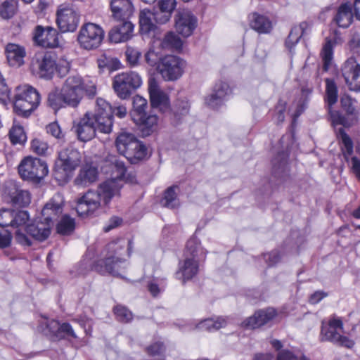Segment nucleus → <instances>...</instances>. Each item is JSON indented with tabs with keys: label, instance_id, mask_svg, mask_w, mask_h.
Masks as SVG:
<instances>
[{
	"label": "nucleus",
	"instance_id": "23",
	"mask_svg": "<svg viewBox=\"0 0 360 360\" xmlns=\"http://www.w3.org/2000/svg\"><path fill=\"white\" fill-rule=\"evenodd\" d=\"M51 222L44 221L41 218L33 224L26 226L25 232L33 238L43 241L46 240L51 234L52 228Z\"/></svg>",
	"mask_w": 360,
	"mask_h": 360
},
{
	"label": "nucleus",
	"instance_id": "33",
	"mask_svg": "<svg viewBox=\"0 0 360 360\" xmlns=\"http://www.w3.org/2000/svg\"><path fill=\"white\" fill-rule=\"evenodd\" d=\"M337 25L343 28L348 27L353 20V13L349 4H342L338 9L335 18Z\"/></svg>",
	"mask_w": 360,
	"mask_h": 360
},
{
	"label": "nucleus",
	"instance_id": "60",
	"mask_svg": "<svg viewBox=\"0 0 360 360\" xmlns=\"http://www.w3.org/2000/svg\"><path fill=\"white\" fill-rule=\"evenodd\" d=\"M160 10L162 12L172 13L176 7L175 0H160L158 2Z\"/></svg>",
	"mask_w": 360,
	"mask_h": 360
},
{
	"label": "nucleus",
	"instance_id": "16",
	"mask_svg": "<svg viewBox=\"0 0 360 360\" xmlns=\"http://www.w3.org/2000/svg\"><path fill=\"white\" fill-rule=\"evenodd\" d=\"M342 75L349 89L360 91V65L354 58L347 60L342 67Z\"/></svg>",
	"mask_w": 360,
	"mask_h": 360
},
{
	"label": "nucleus",
	"instance_id": "2",
	"mask_svg": "<svg viewBox=\"0 0 360 360\" xmlns=\"http://www.w3.org/2000/svg\"><path fill=\"white\" fill-rule=\"evenodd\" d=\"M110 111V105L103 98H98L96 101L95 112H87L75 127V132L79 140L87 141L95 136L96 131L105 134L112 131V122L103 114Z\"/></svg>",
	"mask_w": 360,
	"mask_h": 360
},
{
	"label": "nucleus",
	"instance_id": "3",
	"mask_svg": "<svg viewBox=\"0 0 360 360\" xmlns=\"http://www.w3.org/2000/svg\"><path fill=\"white\" fill-rule=\"evenodd\" d=\"M120 186L113 181H105L96 191H89L77 200V214L80 217L94 214L101 207L102 200L105 204H108L112 198L119 195Z\"/></svg>",
	"mask_w": 360,
	"mask_h": 360
},
{
	"label": "nucleus",
	"instance_id": "28",
	"mask_svg": "<svg viewBox=\"0 0 360 360\" xmlns=\"http://www.w3.org/2000/svg\"><path fill=\"white\" fill-rule=\"evenodd\" d=\"M341 42L340 37L334 36L332 38L328 37L321 49L320 56L323 62V69L328 71L333 65V48Z\"/></svg>",
	"mask_w": 360,
	"mask_h": 360
},
{
	"label": "nucleus",
	"instance_id": "56",
	"mask_svg": "<svg viewBox=\"0 0 360 360\" xmlns=\"http://www.w3.org/2000/svg\"><path fill=\"white\" fill-rule=\"evenodd\" d=\"M190 104L186 100H178L175 104V113L184 115L188 113Z\"/></svg>",
	"mask_w": 360,
	"mask_h": 360
},
{
	"label": "nucleus",
	"instance_id": "46",
	"mask_svg": "<svg viewBox=\"0 0 360 360\" xmlns=\"http://www.w3.org/2000/svg\"><path fill=\"white\" fill-rule=\"evenodd\" d=\"M145 60L150 67L158 66V63L162 58L161 53L154 47L151 46L145 53Z\"/></svg>",
	"mask_w": 360,
	"mask_h": 360
},
{
	"label": "nucleus",
	"instance_id": "18",
	"mask_svg": "<svg viewBox=\"0 0 360 360\" xmlns=\"http://www.w3.org/2000/svg\"><path fill=\"white\" fill-rule=\"evenodd\" d=\"M340 138L342 144V151L344 158L356 177L360 180V159L355 156H352L353 153L352 141L342 129H340Z\"/></svg>",
	"mask_w": 360,
	"mask_h": 360
},
{
	"label": "nucleus",
	"instance_id": "47",
	"mask_svg": "<svg viewBox=\"0 0 360 360\" xmlns=\"http://www.w3.org/2000/svg\"><path fill=\"white\" fill-rule=\"evenodd\" d=\"M326 99L329 105H333L338 100V91L334 82L326 79Z\"/></svg>",
	"mask_w": 360,
	"mask_h": 360
},
{
	"label": "nucleus",
	"instance_id": "32",
	"mask_svg": "<svg viewBox=\"0 0 360 360\" xmlns=\"http://www.w3.org/2000/svg\"><path fill=\"white\" fill-rule=\"evenodd\" d=\"M207 251L201 246L200 240L196 237L193 236L188 240L185 257H191L200 262L205 259Z\"/></svg>",
	"mask_w": 360,
	"mask_h": 360
},
{
	"label": "nucleus",
	"instance_id": "9",
	"mask_svg": "<svg viewBox=\"0 0 360 360\" xmlns=\"http://www.w3.org/2000/svg\"><path fill=\"white\" fill-rule=\"evenodd\" d=\"M49 172L46 163L39 159L26 157L18 165V173L25 180L38 183L44 179Z\"/></svg>",
	"mask_w": 360,
	"mask_h": 360
},
{
	"label": "nucleus",
	"instance_id": "44",
	"mask_svg": "<svg viewBox=\"0 0 360 360\" xmlns=\"http://www.w3.org/2000/svg\"><path fill=\"white\" fill-rule=\"evenodd\" d=\"M147 100L143 97L136 95L133 98V119L134 120V116L136 117H139V116H143L146 112V110L147 108Z\"/></svg>",
	"mask_w": 360,
	"mask_h": 360
},
{
	"label": "nucleus",
	"instance_id": "38",
	"mask_svg": "<svg viewBox=\"0 0 360 360\" xmlns=\"http://www.w3.org/2000/svg\"><path fill=\"white\" fill-rule=\"evenodd\" d=\"M178 187L176 186L169 187L165 192L164 197L161 200L162 205L167 208L174 209L179 205L176 191Z\"/></svg>",
	"mask_w": 360,
	"mask_h": 360
},
{
	"label": "nucleus",
	"instance_id": "43",
	"mask_svg": "<svg viewBox=\"0 0 360 360\" xmlns=\"http://www.w3.org/2000/svg\"><path fill=\"white\" fill-rule=\"evenodd\" d=\"M307 24L305 22H302L297 26H295L291 30L288 39L285 41V45L288 48L291 49L292 46L299 41L303 34L304 30Z\"/></svg>",
	"mask_w": 360,
	"mask_h": 360
},
{
	"label": "nucleus",
	"instance_id": "29",
	"mask_svg": "<svg viewBox=\"0 0 360 360\" xmlns=\"http://www.w3.org/2000/svg\"><path fill=\"white\" fill-rule=\"evenodd\" d=\"M115 26L109 33L110 40L115 43L123 42L129 40L131 35L134 26L131 22L126 20Z\"/></svg>",
	"mask_w": 360,
	"mask_h": 360
},
{
	"label": "nucleus",
	"instance_id": "37",
	"mask_svg": "<svg viewBox=\"0 0 360 360\" xmlns=\"http://www.w3.org/2000/svg\"><path fill=\"white\" fill-rule=\"evenodd\" d=\"M11 200L15 206L26 207L31 202V194L27 190L16 189L11 193Z\"/></svg>",
	"mask_w": 360,
	"mask_h": 360
},
{
	"label": "nucleus",
	"instance_id": "53",
	"mask_svg": "<svg viewBox=\"0 0 360 360\" xmlns=\"http://www.w3.org/2000/svg\"><path fill=\"white\" fill-rule=\"evenodd\" d=\"M10 96V89L8 86L6 79L0 72V101L6 104Z\"/></svg>",
	"mask_w": 360,
	"mask_h": 360
},
{
	"label": "nucleus",
	"instance_id": "35",
	"mask_svg": "<svg viewBox=\"0 0 360 360\" xmlns=\"http://www.w3.org/2000/svg\"><path fill=\"white\" fill-rule=\"evenodd\" d=\"M134 121L142 126V131L146 135H149L158 129L159 118L155 115H147L146 113L139 117L134 116Z\"/></svg>",
	"mask_w": 360,
	"mask_h": 360
},
{
	"label": "nucleus",
	"instance_id": "52",
	"mask_svg": "<svg viewBox=\"0 0 360 360\" xmlns=\"http://www.w3.org/2000/svg\"><path fill=\"white\" fill-rule=\"evenodd\" d=\"M14 210L11 209L0 210V226L4 227L11 226L13 222V214Z\"/></svg>",
	"mask_w": 360,
	"mask_h": 360
},
{
	"label": "nucleus",
	"instance_id": "62",
	"mask_svg": "<svg viewBox=\"0 0 360 360\" xmlns=\"http://www.w3.org/2000/svg\"><path fill=\"white\" fill-rule=\"evenodd\" d=\"M265 259L269 266H273L280 261L281 255L277 251L264 255Z\"/></svg>",
	"mask_w": 360,
	"mask_h": 360
},
{
	"label": "nucleus",
	"instance_id": "51",
	"mask_svg": "<svg viewBox=\"0 0 360 360\" xmlns=\"http://www.w3.org/2000/svg\"><path fill=\"white\" fill-rule=\"evenodd\" d=\"M127 114V108L123 105H118L114 107L110 105V111L108 113H104V117H108L112 122V116L115 115L117 117L122 119L124 118Z\"/></svg>",
	"mask_w": 360,
	"mask_h": 360
},
{
	"label": "nucleus",
	"instance_id": "4",
	"mask_svg": "<svg viewBox=\"0 0 360 360\" xmlns=\"http://www.w3.org/2000/svg\"><path fill=\"white\" fill-rule=\"evenodd\" d=\"M82 155L72 146H68L58 152L55 162L53 173L55 178L66 183L72 176L75 171L82 162Z\"/></svg>",
	"mask_w": 360,
	"mask_h": 360
},
{
	"label": "nucleus",
	"instance_id": "15",
	"mask_svg": "<svg viewBox=\"0 0 360 360\" xmlns=\"http://www.w3.org/2000/svg\"><path fill=\"white\" fill-rule=\"evenodd\" d=\"M32 39L35 44L44 48L52 49L59 45L58 33L50 26H36L32 33Z\"/></svg>",
	"mask_w": 360,
	"mask_h": 360
},
{
	"label": "nucleus",
	"instance_id": "12",
	"mask_svg": "<svg viewBox=\"0 0 360 360\" xmlns=\"http://www.w3.org/2000/svg\"><path fill=\"white\" fill-rule=\"evenodd\" d=\"M56 22L63 32H75L79 22V14L69 3L60 4L56 12Z\"/></svg>",
	"mask_w": 360,
	"mask_h": 360
},
{
	"label": "nucleus",
	"instance_id": "49",
	"mask_svg": "<svg viewBox=\"0 0 360 360\" xmlns=\"http://www.w3.org/2000/svg\"><path fill=\"white\" fill-rule=\"evenodd\" d=\"M115 314L121 322L127 323L132 319V314L126 307L123 306H116L114 308Z\"/></svg>",
	"mask_w": 360,
	"mask_h": 360
},
{
	"label": "nucleus",
	"instance_id": "50",
	"mask_svg": "<svg viewBox=\"0 0 360 360\" xmlns=\"http://www.w3.org/2000/svg\"><path fill=\"white\" fill-rule=\"evenodd\" d=\"M31 148L33 152L38 155H46L49 150L47 143L38 139H34L32 141Z\"/></svg>",
	"mask_w": 360,
	"mask_h": 360
},
{
	"label": "nucleus",
	"instance_id": "40",
	"mask_svg": "<svg viewBox=\"0 0 360 360\" xmlns=\"http://www.w3.org/2000/svg\"><path fill=\"white\" fill-rule=\"evenodd\" d=\"M161 46L164 49L179 50L182 48V40L174 32L167 33L163 38Z\"/></svg>",
	"mask_w": 360,
	"mask_h": 360
},
{
	"label": "nucleus",
	"instance_id": "63",
	"mask_svg": "<svg viewBox=\"0 0 360 360\" xmlns=\"http://www.w3.org/2000/svg\"><path fill=\"white\" fill-rule=\"evenodd\" d=\"M122 223V219L118 217H112L108 221V224L103 228L105 232H108L110 230L119 226Z\"/></svg>",
	"mask_w": 360,
	"mask_h": 360
},
{
	"label": "nucleus",
	"instance_id": "59",
	"mask_svg": "<svg viewBox=\"0 0 360 360\" xmlns=\"http://www.w3.org/2000/svg\"><path fill=\"white\" fill-rule=\"evenodd\" d=\"M164 351L165 347L160 342H157L147 348L148 353L153 356H160Z\"/></svg>",
	"mask_w": 360,
	"mask_h": 360
},
{
	"label": "nucleus",
	"instance_id": "57",
	"mask_svg": "<svg viewBox=\"0 0 360 360\" xmlns=\"http://www.w3.org/2000/svg\"><path fill=\"white\" fill-rule=\"evenodd\" d=\"M51 324L53 325V327L58 328V333H65L68 335H70L73 338H76L75 333L72 326L69 323H64L62 325L59 326L58 322L53 321L51 322Z\"/></svg>",
	"mask_w": 360,
	"mask_h": 360
},
{
	"label": "nucleus",
	"instance_id": "8",
	"mask_svg": "<svg viewBox=\"0 0 360 360\" xmlns=\"http://www.w3.org/2000/svg\"><path fill=\"white\" fill-rule=\"evenodd\" d=\"M141 84V77L133 71L119 73L112 79V89L117 97L122 100L129 98Z\"/></svg>",
	"mask_w": 360,
	"mask_h": 360
},
{
	"label": "nucleus",
	"instance_id": "45",
	"mask_svg": "<svg viewBox=\"0 0 360 360\" xmlns=\"http://www.w3.org/2000/svg\"><path fill=\"white\" fill-rule=\"evenodd\" d=\"M18 7V3H13L4 1L0 6V16L4 19L12 18Z\"/></svg>",
	"mask_w": 360,
	"mask_h": 360
},
{
	"label": "nucleus",
	"instance_id": "31",
	"mask_svg": "<svg viewBox=\"0 0 360 360\" xmlns=\"http://www.w3.org/2000/svg\"><path fill=\"white\" fill-rule=\"evenodd\" d=\"M229 92L230 89L226 83L217 84L214 92L205 98V103L211 108H217Z\"/></svg>",
	"mask_w": 360,
	"mask_h": 360
},
{
	"label": "nucleus",
	"instance_id": "1",
	"mask_svg": "<svg viewBox=\"0 0 360 360\" xmlns=\"http://www.w3.org/2000/svg\"><path fill=\"white\" fill-rule=\"evenodd\" d=\"M93 98L96 94V86L92 81H84L79 75L69 76L60 90L56 89L48 96V104L55 111L67 106L77 108L84 93Z\"/></svg>",
	"mask_w": 360,
	"mask_h": 360
},
{
	"label": "nucleus",
	"instance_id": "48",
	"mask_svg": "<svg viewBox=\"0 0 360 360\" xmlns=\"http://www.w3.org/2000/svg\"><path fill=\"white\" fill-rule=\"evenodd\" d=\"M125 54L127 61L130 65L136 66L139 64V61L142 53L138 49L132 46H128Z\"/></svg>",
	"mask_w": 360,
	"mask_h": 360
},
{
	"label": "nucleus",
	"instance_id": "30",
	"mask_svg": "<svg viewBox=\"0 0 360 360\" xmlns=\"http://www.w3.org/2000/svg\"><path fill=\"white\" fill-rule=\"evenodd\" d=\"M250 27L259 34H267L272 30L271 21L265 15L252 13L248 15Z\"/></svg>",
	"mask_w": 360,
	"mask_h": 360
},
{
	"label": "nucleus",
	"instance_id": "21",
	"mask_svg": "<svg viewBox=\"0 0 360 360\" xmlns=\"http://www.w3.org/2000/svg\"><path fill=\"white\" fill-rule=\"evenodd\" d=\"M63 200L60 195L53 196L44 207L41 210V219L44 221L51 222L53 225V221L56 220L62 213Z\"/></svg>",
	"mask_w": 360,
	"mask_h": 360
},
{
	"label": "nucleus",
	"instance_id": "58",
	"mask_svg": "<svg viewBox=\"0 0 360 360\" xmlns=\"http://www.w3.org/2000/svg\"><path fill=\"white\" fill-rule=\"evenodd\" d=\"M333 122L335 124H340L344 127L351 126V122L343 115L338 112H335L332 115Z\"/></svg>",
	"mask_w": 360,
	"mask_h": 360
},
{
	"label": "nucleus",
	"instance_id": "13",
	"mask_svg": "<svg viewBox=\"0 0 360 360\" xmlns=\"http://www.w3.org/2000/svg\"><path fill=\"white\" fill-rule=\"evenodd\" d=\"M56 70V60L49 53H36L32 60L31 70L40 78L51 79Z\"/></svg>",
	"mask_w": 360,
	"mask_h": 360
},
{
	"label": "nucleus",
	"instance_id": "42",
	"mask_svg": "<svg viewBox=\"0 0 360 360\" xmlns=\"http://www.w3.org/2000/svg\"><path fill=\"white\" fill-rule=\"evenodd\" d=\"M9 138L13 144H23L27 136L22 126L14 123L9 131Z\"/></svg>",
	"mask_w": 360,
	"mask_h": 360
},
{
	"label": "nucleus",
	"instance_id": "24",
	"mask_svg": "<svg viewBox=\"0 0 360 360\" xmlns=\"http://www.w3.org/2000/svg\"><path fill=\"white\" fill-rule=\"evenodd\" d=\"M343 333L342 321L338 318L331 319L327 326H323L321 336L323 340L335 343Z\"/></svg>",
	"mask_w": 360,
	"mask_h": 360
},
{
	"label": "nucleus",
	"instance_id": "17",
	"mask_svg": "<svg viewBox=\"0 0 360 360\" xmlns=\"http://www.w3.org/2000/svg\"><path fill=\"white\" fill-rule=\"evenodd\" d=\"M148 93L150 103L153 108H158L165 112L169 110L170 104L167 94L160 87L155 79H150L148 82Z\"/></svg>",
	"mask_w": 360,
	"mask_h": 360
},
{
	"label": "nucleus",
	"instance_id": "19",
	"mask_svg": "<svg viewBox=\"0 0 360 360\" xmlns=\"http://www.w3.org/2000/svg\"><path fill=\"white\" fill-rule=\"evenodd\" d=\"M13 222L11 224V226L18 228L15 231V238L16 241L22 245L30 246L31 241L27 236L24 233L27 226V223L30 219L29 214L27 211H14L13 214Z\"/></svg>",
	"mask_w": 360,
	"mask_h": 360
},
{
	"label": "nucleus",
	"instance_id": "20",
	"mask_svg": "<svg viewBox=\"0 0 360 360\" xmlns=\"http://www.w3.org/2000/svg\"><path fill=\"white\" fill-rule=\"evenodd\" d=\"M276 316V311L274 308L259 310L244 321L243 324L246 328H257L269 323L273 320Z\"/></svg>",
	"mask_w": 360,
	"mask_h": 360
},
{
	"label": "nucleus",
	"instance_id": "64",
	"mask_svg": "<svg viewBox=\"0 0 360 360\" xmlns=\"http://www.w3.org/2000/svg\"><path fill=\"white\" fill-rule=\"evenodd\" d=\"M276 360H298V358L291 352L283 350L278 353Z\"/></svg>",
	"mask_w": 360,
	"mask_h": 360
},
{
	"label": "nucleus",
	"instance_id": "26",
	"mask_svg": "<svg viewBox=\"0 0 360 360\" xmlns=\"http://www.w3.org/2000/svg\"><path fill=\"white\" fill-rule=\"evenodd\" d=\"M110 9L112 17L117 20H125L134 11L130 0H111Z\"/></svg>",
	"mask_w": 360,
	"mask_h": 360
},
{
	"label": "nucleus",
	"instance_id": "36",
	"mask_svg": "<svg viewBox=\"0 0 360 360\" xmlns=\"http://www.w3.org/2000/svg\"><path fill=\"white\" fill-rule=\"evenodd\" d=\"M111 169H112V177L107 181H113L119 184L120 189L123 186V181L125 179V174L127 169L123 162L117 160L116 158H112L111 160Z\"/></svg>",
	"mask_w": 360,
	"mask_h": 360
},
{
	"label": "nucleus",
	"instance_id": "11",
	"mask_svg": "<svg viewBox=\"0 0 360 360\" xmlns=\"http://www.w3.org/2000/svg\"><path fill=\"white\" fill-rule=\"evenodd\" d=\"M104 37L102 28L94 23L84 24L80 29L77 40L80 46L87 50L97 49Z\"/></svg>",
	"mask_w": 360,
	"mask_h": 360
},
{
	"label": "nucleus",
	"instance_id": "34",
	"mask_svg": "<svg viewBox=\"0 0 360 360\" xmlns=\"http://www.w3.org/2000/svg\"><path fill=\"white\" fill-rule=\"evenodd\" d=\"M155 15L149 9H143L139 13L140 31L142 34H148L155 28Z\"/></svg>",
	"mask_w": 360,
	"mask_h": 360
},
{
	"label": "nucleus",
	"instance_id": "61",
	"mask_svg": "<svg viewBox=\"0 0 360 360\" xmlns=\"http://www.w3.org/2000/svg\"><path fill=\"white\" fill-rule=\"evenodd\" d=\"M275 120L277 123H281L284 121L285 103L279 102L276 108Z\"/></svg>",
	"mask_w": 360,
	"mask_h": 360
},
{
	"label": "nucleus",
	"instance_id": "39",
	"mask_svg": "<svg viewBox=\"0 0 360 360\" xmlns=\"http://www.w3.org/2000/svg\"><path fill=\"white\" fill-rule=\"evenodd\" d=\"M226 322L223 318H217L216 320L212 319H207L200 322L196 328L200 330H206L208 331H213L219 330L224 327Z\"/></svg>",
	"mask_w": 360,
	"mask_h": 360
},
{
	"label": "nucleus",
	"instance_id": "6",
	"mask_svg": "<svg viewBox=\"0 0 360 360\" xmlns=\"http://www.w3.org/2000/svg\"><path fill=\"white\" fill-rule=\"evenodd\" d=\"M122 245L111 243L107 245V254L104 259L98 260L95 269L102 274H110L119 276L126 266L125 259L121 257Z\"/></svg>",
	"mask_w": 360,
	"mask_h": 360
},
{
	"label": "nucleus",
	"instance_id": "25",
	"mask_svg": "<svg viewBox=\"0 0 360 360\" xmlns=\"http://www.w3.org/2000/svg\"><path fill=\"white\" fill-rule=\"evenodd\" d=\"M199 263L200 261L185 257V259L179 263V271L176 272L177 278L184 283L193 278L198 272Z\"/></svg>",
	"mask_w": 360,
	"mask_h": 360
},
{
	"label": "nucleus",
	"instance_id": "14",
	"mask_svg": "<svg viewBox=\"0 0 360 360\" xmlns=\"http://www.w3.org/2000/svg\"><path fill=\"white\" fill-rule=\"evenodd\" d=\"M197 24V18L189 10L178 11L174 15L175 30L183 37L191 36L195 30Z\"/></svg>",
	"mask_w": 360,
	"mask_h": 360
},
{
	"label": "nucleus",
	"instance_id": "5",
	"mask_svg": "<svg viewBox=\"0 0 360 360\" xmlns=\"http://www.w3.org/2000/svg\"><path fill=\"white\" fill-rule=\"evenodd\" d=\"M115 145L118 152L133 164L143 160L147 155L145 145L129 132H121L116 139Z\"/></svg>",
	"mask_w": 360,
	"mask_h": 360
},
{
	"label": "nucleus",
	"instance_id": "10",
	"mask_svg": "<svg viewBox=\"0 0 360 360\" xmlns=\"http://www.w3.org/2000/svg\"><path fill=\"white\" fill-rule=\"evenodd\" d=\"M186 66V61L181 58L167 55L161 59L157 70L165 81H175L183 75Z\"/></svg>",
	"mask_w": 360,
	"mask_h": 360
},
{
	"label": "nucleus",
	"instance_id": "55",
	"mask_svg": "<svg viewBox=\"0 0 360 360\" xmlns=\"http://www.w3.org/2000/svg\"><path fill=\"white\" fill-rule=\"evenodd\" d=\"M46 131L48 134H51L53 137L60 139L63 138V134L60 129V127L56 122H53L50 123L46 126Z\"/></svg>",
	"mask_w": 360,
	"mask_h": 360
},
{
	"label": "nucleus",
	"instance_id": "41",
	"mask_svg": "<svg viewBox=\"0 0 360 360\" xmlns=\"http://www.w3.org/2000/svg\"><path fill=\"white\" fill-rule=\"evenodd\" d=\"M75 227V219L68 215H65L57 224L56 229L57 232L60 235H69L73 232Z\"/></svg>",
	"mask_w": 360,
	"mask_h": 360
},
{
	"label": "nucleus",
	"instance_id": "54",
	"mask_svg": "<svg viewBox=\"0 0 360 360\" xmlns=\"http://www.w3.org/2000/svg\"><path fill=\"white\" fill-rule=\"evenodd\" d=\"M340 103L342 108L348 115H353L356 113V108L354 106L355 101H353L349 96H342L340 99Z\"/></svg>",
	"mask_w": 360,
	"mask_h": 360
},
{
	"label": "nucleus",
	"instance_id": "7",
	"mask_svg": "<svg viewBox=\"0 0 360 360\" xmlns=\"http://www.w3.org/2000/svg\"><path fill=\"white\" fill-rule=\"evenodd\" d=\"M40 96L31 86L23 85L16 88L14 110L20 115L28 116L39 104Z\"/></svg>",
	"mask_w": 360,
	"mask_h": 360
},
{
	"label": "nucleus",
	"instance_id": "22",
	"mask_svg": "<svg viewBox=\"0 0 360 360\" xmlns=\"http://www.w3.org/2000/svg\"><path fill=\"white\" fill-rule=\"evenodd\" d=\"M5 54L10 66L20 67L25 63V48L15 43H8L5 46Z\"/></svg>",
	"mask_w": 360,
	"mask_h": 360
},
{
	"label": "nucleus",
	"instance_id": "27",
	"mask_svg": "<svg viewBox=\"0 0 360 360\" xmlns=\"http://www.w3.org/2000/svg\"><path fill=\"white\" fill-rule=\"evenodd\" d=\"M97 168L91 165H84L74 180V184L79 187H87L97 181Z\"/></svg>",
	"mask_w": 360,
	"mask_h": 360
}]
</instances>
